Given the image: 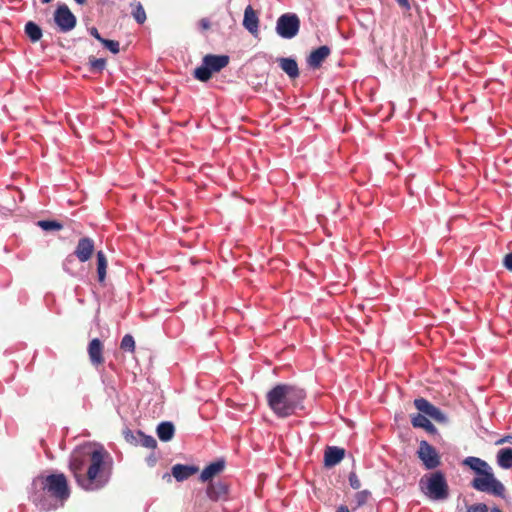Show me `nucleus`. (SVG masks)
Masks as SVG:
<instances>
[{"label":"nucleus","instance_id":"34","mask_svg":"<svg viewBox=\"0 0 512 512\" xmlns=\"http://www.w3.org/2000/svg\"><path fill=\"white\" fill-rule=\"evenodd\" d=\"M349 484L353 489L356 490L361 487V482L355 472H351L349 474Z\"/></svg>","mask_w":512,"mask_h":512},{"label":"nucleus","instance_id":"35","mask_svg":"<svg viewBox=\"0 0 512 512\" xmlns=\"http://www.w3.org/2000/svg\"><path fill=\"white\" fill-rule=\"evenodd\" d=\"M124 437L127 442L132 444H138V433L134 435V433L131 430H127L124 432Z\"/></svg>","mask_w":512,"mask_h":512},{"label":"nucleus","instance_id":"2","mask_svg":"<svg viewBox=\"0 0 512 512\" xmlns=\"http://www.w3.org/2000/svg\"><path fill=\"white\" fill-rule=\"evenodd\" d=\"M70 496L66 476L62 473L38 476L31 484L30 499L42 511L56 509Z\"/></svg>","mask_w":512,"mask_h":512},{"label":"nucleus","instance_id":"20","mask_svg":"<svg viewBox=\"0 0 512 512\" xmlns=\"http://www.w3.org/2000/svg\"><path fill=\"white\" fill-rule=\"evenodd\" d=\"M463 464L474 470L479 476L485 472L491 471V467L488 463L478 457H467Z\"/></svg>","mask_w":512,"mask_h":512},{"label":"nucleus","instance_id":"41","mask_svg":"<svg viewBox=\"0 0 512 512\" xmlns=\"http://www.w3.org/2000/svg\"><path fill=\"white\" fill-rule=\"evenodd\" d=\"M336 512H350V510L347 506L341 505L337 508Z\"/></svg>","mask_w":512,"mask_h":512},{"label":"nucleus","instance_id":"38","mask_svg":"<svg viewBox=\"0 0 512 512\" xmlns=\"http://www.w3.org/2000/svg\"><path fill=\"white\" fill-rule=\"evenodd\" d=\"M89 33H90L93 37H95V38H96L99 42H101V43H102V41L104 40V38H103V37H101V35L99 34V32H98L97 28H95V27H91V28L89 29Z\"/></svg>","mask_w":512,"mask_h":512},{"label":"nucleus","instance_id":"15","mask_svg":"<svg viewBox=\"0 0 512 512\" xmlns=\"http://www.w3.org/2000/svg\"><path fill=\"white\" fill-rule=\"evenodd\" d=\"M225 461L223 459L217 460L206 466L200 474V481L210 482L213 477L222 473L225 469Z\"/></svg>","mask_w":512,"mask_h":512},{"label":"nucleus","instance_id":"8","mask_svg":"<svg viewBox=\"0 0 512 512\" xmlns=\"http://www.w3.org/2000/svg\"><path fill=\"white\" fill-rule=\"evenodd\" d=\"M54 21L61 32H69L75 28L77 20L66 4L59 5L54 12Z\"/></svg>","mask_w":512,"mask_h":512},{"label":"nucleus","instance_id":"13","mask_svg":"<svg viewBox=\"0 0 512 512\" xmlns=\"http://www.w3.org/2000/svg\"><path fill=\"white\" fill-rule=\"evenodd\" d=\"M94 252V242L88 237H83L78 241L74 254L81 262L88 261Z\"/></svg>","mask_w":512,"mask_h":512},{"label":"nucleus","instance_id":"29","mask_svg":"<svg viewBox=\"0 0 512 512\" xmlns=\"http://www.w3.org/2000/svg\"><path fill=\"white\" fill-rule=\"evenodd\" d=\"M371 497V492L369 490H362L355 494L354 499L356 502V508H359L367 503L369 498Z\"/></svg>","mask_w":512,"mask_h":512},{"label":"nucleus","instance_id":"30","mask_svg":"<svg viewBox=\"0 0 512 512\" xmlns=\"http://www.w3.org/2000/svg\"><path fill=\"white\" fill-rule=\"evenodd\" d=\"M428 420L429 419L426 417V415H423L421 413H417L411 416V423L413 427L416 428H423V426L426 425Z\"/></svg>","mask_w":512,"mask_h":512},{"label":"nucleus","instance_id":"4","mask_svg":"<svg viewBox=\"0 0 512 512\" xmlns=\"http://www.w3.org/2000/svg\"><path fill=\"white\" fill-rule=\"evenodd\" d=\"M419 485L425 495L432 500H445L449 496V486L441 471L423 476Z\"/></svg>","mask_w":512,"mask_h":512},{"label":"nucleus","instance_id":"24","mask_svg":"<svg viewBox=\"0 0 512 512\" xmlns=\"http://www.w3.org/2000/svg\"><path fill=\"white\" fill-rule=\"evenodd\" d=\"M107 259L102 251L97 252V274L98 281L103 283L106 278Z\"/></svg>","mask_w":512,"mask_h":512},{"label":"nucleus","instance_id":"37","mask_svg":"<svg viewBox=\"0 0 512 512\" xmlns=\"http://www.w3.org/2000/svg\"><path fill=\"white\" fill-rule=\"evenodd\" d=\"M503 264L506 267V269L512 271V252L508 253L503 260Z\"/></svg>","mask_w":512,"mask_h":512},{"label":"nucleus","instance_id":"19","mask_svg":"<svg viewBox=\"0 0 512 512\" xmlns=\"http://www.w3.org/2000/svg\"><path fill=\"white\" fill-rule=\"evenodd\" d=\"M280 68L289 76L291 79L299 77V68L296 60L291 57H281L277 59Z\"/></svg>","mask_w":512,"mask_h":512},{"label":"nucleus","instance_id":"31","mask_svg":"<svg viewBox=\"0 0 512 512\" xmlns=\"http://www.w3.org/2000/svg\"><path fill=\"white\" fill-rule=\"evenodd\" d=\"M90 65L93 71L101 72L106 66V60L104 58H93L90 59Z\"/></svg>","mask_w":512,"mask_h":512},{"label":"nucleus","instance_id":"33","mask_svg":"<svg viewBox=\"0 0 512 512\" xmlns=\"http://www.w3.org/2000/svg\"><path fill=\"white\" fill-rule=\"evenodd\" d=\"M488 506L484 503L472 504L467 507V512H488Z\"/></svg>","mask_w":512,"mask_h":512},{"label":"nucleus","instance_id":"6","mask_svg":"<svg viewBox=\"0 0 512 512\" xmlns=\"http://www.w3.org/2000/svg\"><path fill=\"white\" fill-rule=\"evenodd\" d=\"M471 486L480 492L494 496L504 497L505 495L504 485L495 478L492 470L475 477L471 482Z\"/></svg>","mask_w":512,"mask_h":512},{"label":"nucleus","instance_id":"9","mask_svg":"<svg viewBox=\"0 0 512 512\" xmlns=\"http://www.w3.org/2000/svg\"><path fill=\"white\" fill-rule=\"evenodd\" d=\"M417 455L428 470L435 469L441 464L440 456L436 449L427 441L420 442Z\"/></svg>","mask_w":512,"mask_h":512},{"label":"nucleus","instance_id":"12","mask_svg":"<svg viewBox=\"0 0 512 512\" xmlns=\"http://www.w3.org/2000/svg\"><path fill=\"white\" fill-rule=\"evenodd\" d=\"M228 492L229 486L223 481H210L206 488L207 497L214 502L225 499L228 495Z\"/></svg>","mask_w":512,"mask_h":512},{"label":"nucleus","instance_id":"39","mask_svg":"<svg viewBox=\"0 0 512 512\" xmlns=\"http://www.w3.org/2000/svg\"><path fill=\"white\" fill-rule=\"evenodd\" d=\"M396 2L399 4L401 8L405 9L406 11L410 10L411 8L409 0H396Z\"/></svg>","mask_w":512,"mask_h":512},{"label":"nucleus","instance_id":"32","mask_svg":"<svg viewBox=\"0 0 512 512\" xmlns=\"http://www.w3.org/2000/svg\"><path fill=\"white\" fill-rule=\"evenodd\" d=\"M102 44L113 54H117L120 51V44L118 41L104 39Z\"/></svg>","mask_w":512,"mask_h":512},{"label":"nucleus","instance_id":"45","mask_svg":"<svg viewBox=\"0 0 512 512\" xmlns=\"http://www.w3.org/2000/svg\"><path fill=\"white\" fill-rule=\"evenodd\" d=\"M51 1L52 0H41V2L44 3V4H47V3L51 2Z\"/></svg>","mask_w":512,"mask_h":512},{"label":"nucleus","instance_id":"1","mask_svg":"<svg viewBox=\"0 0 512 512\" xmlns=\"http://www.w3.org/2000/svg\"><path fill=\"white\" fill-rule=\"evenodd\" d=\"M108 453L104 449L93 450L88 455L83 453L72 454L69 470L76 483L86 491H95L103 488L109 481L110 472L105 459Z\"/></svg>","mask_w":512,"mask_h":512},{"label":"nucleus","instance_id":"43","mask_svg":"<svg viewBox=\"0 0 512 512\" xmlns=\"http://www.w3.org/2000/svg\"><path fill=\"white\" fill-rule=\"evenodd\" d=\"M491 512H502L498 507H493Z\"/></svg>","mask_w":512,"mask_h":512},{"label":"nucleus","instance_id":"21","mask_svg":"<svg viewBox=\"0 0 512 512\" xmlns=\"http://www.w3.org/2000/svg\"><path fill=\"white\" fill-rule=\"evenodd\" d=\"M156 431H157V436L159 437V439L161 441L168 442L174 437L175 427L172 422L165 421V422H161L157 426Z\"/></svg>","mask_w":512,"mask_h":512},{"label":"nucleus","instance_id":"42","mask_svg":"<svg viewBox=\"0 0 512 512\" xmlns=\"http://www.w3.org/2000/svg\"><path fill=\"white\" fill-rule=\"evenodd\" d=\"M509 439H510V437L502 438V439L497 441V444H502V443H505V442H509L510 441Z\"/></svg>","mask_w":512,"mask_h":512},{"label":"nucleus","instance_id":"16","mask_svg":"<svg viewBox=\"0 0 512 512\" xmlns=\"http://www.w3.org/2000/svg\"><path fill=\"white\" fill-rule=\"evenodd\" d=\"M243 26L253 35L259 31V18L251 5L245 8Z\"/></svg>","mask_w":512,"mask_h":512},{"label":"nucleus","instance_id":"17","mask_svg":"<svg viewBox=\"0 0 512 512\" xmlns=\"http://www.w3.org/2000/svg\"><path fill=\"white\" fill-rule=\"evenodd\" d=\"M198 467L194 465H183V464H175L172 469V475L173 477L178 481L182 482L184 480H187L194 474L198 472Z\"/></svg>","mask_w":512,"mask_h":512},{"label":"nucleus","instance_id":"10","mask_svg":"<svg viewBox=\"0 0 512 512\" xmlns=\"http://www.w3.org/2000/svg\"><path fill=\"white\" fill-rule=\"evenodd\" d=\"M414 405L421 414L431 417L436 422L444 423L446 421V417L442 411L425 398L415 399Z\"/></svg>","mask_w":512,"mask_h":512},{"label":"nucleus","instance_id":"25","mask_svg":"<svg viewBox=\"0 0 512 512\" xmlns=\"http://www.w3.org/2000/svg\"><path fill=\"white\" fill-rule=\"evenodd\" d=\"M131 7L133 8L131 13L135 21L138 24H143L146 21V12L143 5L140 2L135 1L131 3Z\"/></svg>","mask_w":512,"mask_h":512},{"label":"nucleus","instance_id":"27","mask_svg":"<svg viewBox=\"0 0 512 512\" xmlns=\"http://www.w3.org/2000/svg\"><path fill=\"white\" fill-rule=\"evenodd\" d=\"M38 226L46 231L61 230L63 228V225L60 222L53 220H41L38 222Z\"/></svg>","mask_w":512,"mask_h":512},{"label":"nucleus","instance_id":"40","mask_svg":"<svg viewBox=\"0 0 512 512\" xmlns=\"http://www.w3.org/2000/svg\"><path fill=\"white\" fill-rule=\"evenodd\" d=\"M423 429H425L429 433L436 432L435 426L430 422V420L427 421L426 425L423 426Z\"/></svg>","mask_w":512,"mask_h":512},{"label":"nucleus","instance_id":"5","mask_svg":"<svg viewBox=\"0 0 512 512\" xmlns=\"http://www.w3.org/2000/svg\"><path fill=\"white\" fill-rule=\"evenodd\" d=\"M229 63L227 55L208 54L203 57L202 65L194 70V77L202 82L208 81L213 72H218Z\"/></svg>","mask_w":512,"mask_h":512},{"label":"nucleus","instance_id":"36","mask_svg":"<svg viewBox=\"0 0 512 512\" xmlns=\"http://www.w3.org/2000/svg\"><path fill=\"white\" fill-rule=\"evenodd\" d=\"M357 201L363 205H369L372 203L371 194H358Z\"/></svg>","mask_w":512,"mask_h":512},{"label":"nucleus","instance_id":"14","mask_svg":"<svg viewBox=\"0 0 512 512\" xmlns=\"http://www.w3.org/2000/svg\"><path fill=\"white\" fill-rule=\"evenodd\" d=\"M330 48L328 46H320L317 49L313 50L310 55L307 57V65L310 68L317 69L319 68L323 61L329 56Z\"/></svg>","mask_w":512,"mask_h":512},{"label":"nucleus","instance_id":"22","mask_svg":"<svg viewBox=\"0 0 512 512\" xmlns=\"http://www.w3.org/2000/svg\"><path fill=\"white\" fill-rule=\"evenodd\" d=\"M25 34L30 39L31 42H38L42 38V29L38 24L33 21H29L25 24L24 28Z\"/></svg>","mask_w":512,"mask_h":512},{"label":"nucleus","instance_id":"18","mask_svg":"<svg viewBox=\"0 0 512 512\" xmlns=\"http://www.w3.org/2000/svg\"><path fill=\"white\" fill-rule=\"evenodd\" d=\"M345 456V450L336 446L327 447L324 453V462L327 467H332L341 462Z\"/></svg>","mask_w":512,"mask_h":512},{"label":"nucleus","instance_id":"23","mask_svg":"<svg viewBox=\"0 0 512 512\" xmlns=\"http://www.w3.org/2000/svg\"><path fill=\"white\" fill-rule=\"evenodd\" d=\"M497 463L503 469L512 468V449L502 448L497 453Z\"/></svg>","mask_w":512,"mask_h":512},{"label":"nucleus","instance_id":"44","mask_svg":"<svg viewBox=\"0 0 512 512\" xmlns=\"http://www.w3.org/2000/svg\"><path fill=\"white\" fill-rule=\"evenodd\" d=\"M77 4H84L86 2V0H74Z\"/></svg>","mask_w":512,"mask_h":512},{"label":"nucleus","instance_id":"3","mask_svg":"<svg viewBox=\"0 0 512 512\" xmlns=\"http://www.w3.org/2000/svg\"><path fill=\"white\" fill-rule=\"evenodd\" d=\"M270 409L280 418H286L304 409V389L290 384H278L266 395Z\"/></svg>","mask_w":512,"mask_h":512},{"label":"nucleus","instance_id":"28","mask_svg":"<svg viewBox=\"0 0 512 512\" xmlns=\"http://www.w3.org/2000/svg\"><path fill=\"white\" fill-rule=\"evenodd\" d=\"M120 348L124 351L134 352L135 351V341L132 335L126 334L120 344Z\"/></svg>","mask_w":512,"mask_h":512},{"label":"nucleus","instance_id":"26","mask_svg":"<svg viewBox=\"0 0 512 512\" xmlns=\"http://www.w3.org/2000/svg\"><path fill=\"white\" fill-rule=\"evenodd\" d=\"M138 444L150 449H154L157 446V442L154 437L145 435L141 431H138Z\"/></svg>","mask_w":512,"mask_h":512},{"label":"nucleus","instance_id":"11","mask_svg":"<svg viewBox=\"0 0 512 512\" xmlns=\"http://www.w3.org/2000/svg\"><path fill=\"white\" fill-rule=\"evenodd\" d=\"M88 356L93 366L98 367L105 361L103 352L104 345L98 338L92 339L87 347Z\"/></svg>","mask_w":512,"mask_h":512},{"label":"nucleus","instance_id":"7","mask_svg":"<svg viewBox=\"0 0 512 512\" xmlns=\"http://www.w3.org/2000/svg\"><path fill=\"white\" fill-rule=\"evenodd\" d=\"M275 29L281 38L292 39L299 32L300 19L294 13H285L277 19Z\"/></svg>","mask_w":512,"mask_h":512}]
</instances>
